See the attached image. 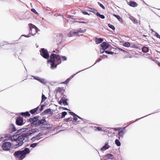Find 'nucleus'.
Masks as SVG:
<instances>
[{"label":"nucleus","mask_w":160,"mask_h":160,"mask_svg":"<svg viewBox=\"0 0 160 160\" xmlns=\"http://www.w3.org/2000/svg\"><path fill=\"white\" fill-rule=\"evenodd\" d=\"M71 80L69 78H68L66 81H65L64 82H63L62 83H64L65 84H67L68 83V82H69V81Z\"/></svg>","instance_id":"nucleus-42"},{"label":"nucleus","mask_w":160,"mask_h":160,"mask_svg":"<svg viewBox=\"0 0 160 160\" xmlns=\"http://www.w3.org/2000/svg\"><path fill=\"white\" fill-rule=\"evenodd\" d=\"M124 134V133L123 131V130H120V131H119L118 132V135L121 136V138H123Z\"/></svg>","instance_id":"nucleus-21"},{"label":"nucleus","mask_w":160,"mask_h":160,"mask_svg":"<svg viewBox=\"0 0 160 160\" xmlns=\"http://www.w3.org/2000/svg\"><path fill=\"white\" fill-rule=\"evenodd\" d=\"M40 139L39 138H37V137H36V135L31 139V140L32 142H33L35 141L36 140H39Z\"/></svg>","instance_id":"nucleus-33"},{"label":"nucleus","mask_w":160,"mask_h":160,"mask_svg":"<svg viewBox=\"0 0 160 160\" xmlns=\"http://www.w3.org/2000/svg\"><path fill=\"white\" fill-rule=\"evenodd\" d=\"M11 137V135L10 134H6L5 135V137L6 138H10Z\"/></svg>","instance_id":"nucleus-56"},{"label":"nucleus","mask_w":160,"mask_h":160,"mask_svg":"<svg viewBox=\"0 0 160 160\" xmlns=\"http://www.w3.org/2000/svg\"><path fill=\"white\" fill-rule=\"evenodd\" d=\"M96 42L97 44H99L102 42L103 41V39L102 38H95Z\"/></svg>","instance_id":"nucleus-22"},{"label":"nucleus","mask_w":160,"mask_h":160,"mask_svg":"<svg viewBox=\"0 0 160 160\" xmlns=\"http://www.w3.org/2000/svg\"><path fill=\"white\" fill-rule=\"evenodd\" d=\"M156 63L160 67V62H159L158 61H157V62H156Z\"/></svg>","instance_id":"nucleus-64"},{"label":"nucleus","mask_w":160,"mask_h":160,"mask_svg":"<svg viewBox=\"0 0 160 160\" xmlns=\"http://www.w3.org/2000/svg\"><path fill=\"white\" fill-rule=\"evenodd\" d=\"M20 114L22 116L29 117L30 114L29 112L28 111H26L25 112H22Z\"/></svg>","instance_id":"nucleus-18"},{"label":"nucleus","mask_w":160,"mask_h":160,"mask_svg":"<svg viewBox=\"0 0 160 160\" xmlns=\"http://www.w3.org/2000/svg\"><path fill=\"white\" fill-rule=\"evenodd\" d=\"M155 36L158 38L160 39V35H159L156 32L155 34Z\"/></svg>","instance_id":"nucleus-54"},{"label":"nucleus","mask_w":160,"mask_h":160,"mask_svg":"<svg viewBox=\"0 0 160 160\" xmlns=\"http://www.w3.org/2000/svg\"><path fill=\"white\" fill-rule=\"evenodd\" d=\"M11 146V144L10 142H5L3 143L2 147L3 150L8 151L10 150Z\"/></svg>","instance_id":"nucleus-7"},{"label":"nucleus","mask_w":160,"mask_h":160,"mask_svg":"<svg viewBox=\"0 0 160 160\" xmlns=\"http://www.w3.org/2000/svg\"><path fill=\"white\" fill-rule=\"evenodd\" d=\"M28 130V128H23L18 130L17 132L18 133L22 132Z\"/></svg>","instance_id":"nucleus-27"},{"label":"nucleus","mask_w":160,"mask_h":160,"mask_svg":"<svg viewBox=\"0 0 160 160\" xmlns=\"http://www.w3.org/2000/svg\"><path fill=\"white\" fill-rule=\"evenodd\" d=\"M102 60V59L101 58H99L98 59V60H97L96 61V62L93 65H92V66H93L94 65H95L97 62H99L101 60Z\"/></svg>","instance_id":"nucleus-53"},{"label":"nucleus","mask_w":160,"mask_h":160,"mask_svg":"<svg viewBox=\"0 0 160 160\" xmlns=\"http://www.w3.org/2000/svg\"><path fill=\"white\" fill-rule=\"evenodd\" d=\"M62 90V88H58L56 90V91L57 92H61Z\"/></svg>","instance_id":"nucleus-46"},{"label":"nucleus","mask_w":160,"mask_h":160,"mask_svg":"<svg viewBox=\"0 0 160 160\" xmlns=\"http://www.w3.org/2000/svg\"><path fill=\"white\" fill-rule=\"evenodd\" d=\"M82 13L84 15H89L90 14L88 13L87 12H85V11H83L82 12Z\"/></svg>","instance_id":"nucleus-57"},{"label":"nucleus","mask_w":160,"mask_h":160,"mask_svg":"<svg viewBox=\"0 0 160 160\" xmlns=\"http://www.w3.org/2000/svg\"><path fill=\"white\" fill-rule=\"evenodd\" d=\"M16 124L19 126H22L23 125V118L21 117H18L16 120Z\"/></svg>","instance_id":"nucleus-10"},{"label":"nucleus","mask_w":160,"mask_h":160,"mask_svg":"<svg viewBox=\"0 0 160 160\" xmlns=\"http://www.w3.org/2000/svg\"><path fill=\"white\" fill-rule=\"evenodd\" d=\"M75 32H76V30H75V31H71L69 33V34H68V36L69 37H72L73 36V35L74 34H76V33Z\"/></svg>","instance_id":"nucleus-25"},{"label":"nucleus","mask_w":160,"mask_h":160,"mask_svg":"<svg viewBox=\"0 0 160 160\" xmlns=\"http://www.w3.org/2000/svg\"><path fill=\"white\" fill-rule=\"evenodd\" d=\"M108 158L111 157L113 156V155L112 154H108Z\"/></svg>","instance_id":"nucleus-59"},{"label":"nucleus","mask_w":160,"mask_h":160,"mask_svg":"<svg viewBox=\"0 0 160 160\" xmlns=\"http://www.w3.org/2000/svg\"><path fill=\"white\" fill-rule=\"evenodd\" d=\"M105 52L107 54H110V51H105Z\"/></svg>","instance_id":"nucleus-62"},{"label":"nucleus","mask_w":160,"mask_h":160,"mask_svg":"<svg viewBox=\"0 0 160 160\" xmlns=\"http://www.w3.org/2000/svg\"><path fill=\"white\" fill-rule=\"evenodd\" d=\"M108 26L109 27V28L112 29L113 30H115V27L112 25L111 24H108Z\"/></svg>","instance_id":"nucleus-39"},{"label":"nucleus","mask_w":160,"mask_h":160,"mask_svg":"<svg viewBox=\"0 0 160 160\" xmlns=\"http://www.w3.org/2000/svg\"><path fill=\"white\" fill-rule=\"evenodd\" d=\"M129 5L130 6L133 7H135L137 6V4L136 2L134 1L129 2Z\"/></svg>","instance_id":"nucleus-19"},{"label":"nucleus","mask_w":160,"mask_h":160,"mask_svg":"<svg viewBox=\"0 0 160 160\" xmlns=\"http://www.w3.org/2000/svg\"><path fill=\"white\" fill-rule=\"evenodd\" d=\"M131 47L132 48H138L137 46L134 44L132 45L131 46Z\"/></svg>","instance_id":"nucleus-61"},{"label":"nucleus","mask_w":160,"mask_h":160,"mask_svg":"<svg viewBox=\"0 0 160 160\" xmlns=\"http://www.w3.org/2000/svg\"><path fill=\"white\" fill-rule=\"evenodd\" d=\"M38 81L44 84H45L46 83V81L44 78H40Z\"/></svg>","instance_id":"nucleus-28"},{"label":"nucleus","mask_w":160,"mask_h":160,"mask_svg":"<svg viewBox=\"0 0 160 160\" xmlns=\"http://www.w3.org/2000/svg\"><path fill=\"white\" fill-rule=\"evenodd\" d=\"M105 51H106L105 50L102 48L100 49V52L101 54L103 53Z\"/></svg>","instance_id":"nucleus-44"},{"label":"nucleus","mask_w":160,"mask_h":160,"mask_svg":"<svg viewBox=\"0 0 160 160\" xmlns=\"http://www.w3.org/2000/svg\"><path fill=\"white\" fill-rule=\"evenodd\" d=\"M84 70H81V71H80L78 72H77L76 74H73V75L71 76L69 78L71 80L75 75H76L77 74L79 73V72H80L82 71H83Z\"/></svg>","instance_id":"nucleus-37"},{"label":"nucleus","mask_w":160,"mask_h":160,"mask_svg":"<svg viewBox=\"0 0 160 160\" xmlns=\"http://www.w3.org/2000/svg\"><path fill=\"white\" fill-rule=\"evenodd\" d=\"M37 112L35 108L31 109L30 111V112L32 114H34Z\"/></svg>","instance_id":"nucleus-35"},{"label":"nucleus","mask_w":160,"mask_h":160,"mask_svg":"<svg viewBox=\"0 0 160 160\" xmlns=\"http://www.w3.org/2000/svg\"><path fill=\"white\" fill-rule=\"evenodd\" d=\"M52 125L50 124H43L41 125V128H47L49 129L51 128Z\"/></svg>","instance_id":"nucleus-16"},{"label":"nucleus","mask_w":160,"mask_h":160,"mask_svg":"<svg viewBox=\"0 0 160 160\" xmlns=\"http://www.w3.org/2000/svg\"><path fill=\"white\" fill-rule=\"evenodd\" d=\"M60 57V58L61 57L62 58L63 60L66 61L67 60V58L66 56H62Z\"/></svg>","instance_id":"nucleus-50"},{"label":"nucleus","mask_w":160,"mask_h":160,"mask_svg":"<svg viewBox=\"0 0 160 160\" xmlns=\"http://www.w3.org/2000/svg\"><path fill=\"white\" fill-rule=\"evenodd\" d=\"M115 143L118 146H121V143L119 140L118 139H116L115 140Z\"/></svg>","instance_id":"nucleus-30"},{"label":"nucleus","mask_w":160,"mask_h":160,"mask_svg":"<svg viewBox=\"0 0 160 160\" xmlns=\"http://www.w3.org/2000/svg\"><path fill=\"white\" fill-rule=\"evenodd\" d=\"M45 106V105H42L41 106V107H40V108L39 110V111L40 112H41L43 110V108Z\"/></svg>","instance_id":"nucleus-48"},{"label":"nucleus","mask_w":160,"mask_h":160,"mask_svg":"<svg viewBox=\"0 0 160 160\" xmlns=\"http://www.w3.org/2000/svg\"><path fill=\"white\" fill-rule=\"evenodd\" d=\"M58 103L60 104L61 105L62 104V98H61V100L59 101Z\"/></svg>","instance_id":"nucleus-63"},{"label":"nucleus","mask_w":160,"mask_h":160,"mask_svg":"<svg viewBox=\"0 0 160 160\" xmlns=\"http://www.w3.org/2000/svg\"><path fill=\"white\" fill-rule=\"evenodd\" d=\"M38 145V143H32L30 145V147H32L33 148H34L36 147Z\"/></svg>","instance_id":"nucleus-40"},{"label":"nucleus","mask_w":160,"mask_h":160,"mask_svg":"<svg viewBox=\"0 0 160 160\" xmlns=\"http://www.w3.org/2000/svg\"><path fill=\"white\" fill-rule=\"evenodd\" d=\"M94 128H96V129H95V131H101L102 130V129L100 127H95Z\"/></svg>","instance_id":"nucleus-41"},{"label":"nucleus","mask_w":160,"mask_h":160,"mask_svg":"<svg viewBox=\"0 0 160 160\" xmlns=\"http://www.w3.org/2000/svg\"><path fill=\"white\" fill-rule=\"evenodd\" d=\"M31 11L36 14H38V13L36 12V10L34 8H32L31 9Z\"/></svg>","instance_id":"nucleus-45"},{"label":"nucleus","mask_w":160,"mask_h":160,"mask_svg":"<svg viewBox=\"0 0 160 160\" xmlns=\"http://www.w3.org/2000/svg\"><path fill=\"white\" fill-rule=\"evenodd\" d=\"M30 150L28 148H26L23 150H18L15 151L13 153V156L19 159V160H22L26 155L30 152Z\"/></svg>","instance_id":"nucleus-2"},{"label":"nucleus","mask_w":160,"mask_h":160,"mask_svg":"<svg viewBox=\"0 0 160 160\" xmlns=\"http://www.w3.org/2000/svg\"><path fill=\"white\" fill-rule=\"evenodd\" d=\"M78 118L79 119H80V120H79L80 121H81L82 122H82L83 121V119L82 118H81L80 117H79V116H78Z\"/></svg>","instance_id":"nucleus-60"},{"label":"nucleus","mask_w":160,"mask_h":160,"mask_svg":"<svg viewBox=\"0 0 160 160\" xmlns=\"http://www.w3.org/2000/svg\"><path fill=\"white\" fill-rule=\"evenodd\" d=\"M40 55L44 58L48 59L49 57V55L48 51L44 48H41L39 50Z\"/></svg>","instance_id":"nucleus-5"},{"label":"nucleus","mask_w":160,"mask_h":160,"mask_svg":"<svg viewBox=\"0 0 160 160\" xmlns=\"http://www.w3.org/2000/svg\"><path fill=\"white\" fill-rule=\"evenodd\" d=\"M8 132L10 133H12L17 131L15 127L13 124H11L9 125L8 129Z\"/></svg>","instance_id":"nucleus-11"},{"label":"nucleus","mask_w":160,"mask_h":160,"mask_svg":"<svg viewBox=\"0 0 160 160\" xmlns=\"http://www.w3.org/2000/svg\"><path fill=\"white\" fill-rule=\"evenodd\" d=\"M89 10H88V11L92 12L96 14V15H97V13L98 12L97 10L94 9L92 8H89Z\"/></svg>","instance_id":"nucleus-24"},{"label":"nucleus","mask_w":160,"mask_h":160,"mask_svg":"<svg viewBox=\"0 0 160 160\" xmlns=\"http://www.w3.org/2000/svg\"><path fill=\"white\" fill-rule=\"evenodd\" d=\"M30 34L29 33V34L28 35H22L21 36V37L22 36H24L26 38H29L31 36Z\"/></svg>","instance_id":"nucleus-52"},{"label":"nucleus","mask_w":160,"mask_h":160,"mask_svg":"<svg viewBox=\"0 0 160 160\" xmlns=\"http://www.w3.org/2000/svg\"><path fill=\"white\" fill-rule=\"evenodd\" d=\"M113 129H114V130L116 131H120V129H119V128H113Z\"/></svg>","instance_id":"nucleus-55"},{"label":"nucleus","mask_w":160,"mask_h":160,"mask_svg":"<svg viewBox=\"0 0 160 160\" xmlns=\"http://www.w3.org/2000/svg\"><path fill=\"white\" fill-rule=\"evenodd\" d=\"M113 16H114L117 19H118L119 21H122V19L119 16L114 14H113Z\"/></svg>","instance_id":"nucleus-31"},{"label":"nucleus","mask_w":160,"mask_h":160,"mask_svg":"<svg viewBox=\"0 0 160 160\" xmlns=\"http://www.w3.org/2000/svg\"><path fill=\"white\" fill-rule=\"evenodd\" d=\"M40 116H37L32 118H30L28 121V122L30 123L31 126L33 127L35 125L38 126V120Z\"/></svg>","instance_id":"nucleus-4"},{"label":"nucleus","mask_w":160,"mask_h":160,"mask_svg":"<svg viewBox=\"0 0 160 160\" xmlns=\"http://www.w3.org/2000/svg\"><path fill=\"white\" fill-rule=\"evenodd\" d=\"M32 77H33V78L34 79L37 80L38 81L39 80V79L40 78H39L38 77H36V76H32Z\"/></svg>","instance_id":"nucleus-49"},{"label":"nucleus","mask_w":160,"mask_h":160,"mask_svg":"<svg viewBox=\"0 0 160 160\" xmlns=\"http://www.w3.org/2000/svg\"><path fill=\"white\" fill-rule=\"evenodd\" d=\"M98 4L103 9H105V7H104V6L101 3H100L99 2H98Z\"/></svg>","instance_id":"nucleus-47"},{"label":"nucleus","mask_w":160,"mask_h":160,"mask_svg":"<svg viewBox=\"0 0 160 160\" xmlns=\"http://www.w3.org/2000/svg\"><path fill=\"white\" fill-rule=\"evenodd\" d=\"M100 46L101 48L106 50L108 48H109L110 45L108 43L105 42H103L100 44Z\"/></svg>","instance_id":"nucleus-12"},{"label":"nucleus","mask_w":160,"mask_h":160,"mask_svg":"<svg viewBox=\"0 0 160 160\" xmlns=\"http://www.w3.org/2000/svg\"><path fill=\"white\" fill-rule=\"evenodd\" d=\"M144 117H142V118H138V119H136L135 120V121H133V122H132V121H130V124H129V125H130V124H132V123H133V122H136V121H138V120H140V119H141L142 118H144Z\"/></svg>","instance_id":"nucleus-43"},{"label":"nucleus","mask_w":160,"mask_h":160,"mask_svg":"<svg viewBox=\"0 0 160 160\" xmlns=\"http://www.w3.org/2000/svg\"><path fill=\"white\" fill-rule=\"evenodd\" d=\"M48 63H51L50 68L52 69H54L57 67L58 65L60 64L61 63V61H52L51 60H48Z\"/></svg>","instance_id":"nucleus-6"},{"label":"nucleus","mask_w":160,"mask_h":160,"mask_svg":"<svg viewBox=\"0 0 160 160\" xmlns=\"http://www.w3.org/2000/svg\"><path fill=\"white\" fill-rule=\"evenodd\" d=\"M142 51L145 53L149 51V48L145 46H144L142 48Z\"/></svg>","instance_id":"nucleus-26"},{"label":"nucleus","mask_w":160,"mask_h":160,"mask_svg":"<svg viewBox=\"0 0 160 160\" xmlns=\"http://www.w3.org/2000/svg\"><path fill=\"white\" fill-rule=\"evenodd\" d=\"M52 111V109L50 108L47 109L42 112V115L48 114L52 115L53 113Z\"/></svg>","instance_id":"nucleus-13"},{"label":"nucleus","mask_w":160,"mask_h":160,"mask_svg":"<svg viewBox=\"0 0 160 160\" xmlns=\"http://www.w3.org/2000/svg\"><path fill=\"white\" fill-rule=\"evenodd\" d=\"M38 130V129L34 128L31 129L26 132L19 134L18 136L17 135V138L15 139L16 143L14 145V148H17L22 145L24 142L28 141V136L34 134Z\"/></svg>","instance_id":"nucleus-1"},{"label":"nucleus","mask_w":160,"mask_h":160,"mask_svg":"<svg viewBox=\"0 0 160 160\" xmlns=\"http://www.w3.org/2000/svg\"><path fill=\"white\" fill-rule=\"evenodd\" d=\"M46 98H47L45 96L44 94H42V96L41 102H43L44 101Z\"/></svg>","instance_id":"nucleus-36"},{"label":"nucleus","mask_w":160,"mask_h":160,"mask_svg":"<svg viewBox=\"0 0 160 160\" xmlns=\"http://www.w3.org/2000/svg\"><path fill=\"white\" fill-rule=\"evenodd\" d=\"M108 142H105L104 145L101 148V150L102 151L108 149L110 147V146L108 145Z\"/></svg>","instance_id":"nucleus-15"},{"label":"nucleus","mask_w":160,"mask_h":160,"mask_svg":"<svg viewBox=\"0 0 160 160\" xmlns=\"http://www.w3.org/2000/svg\"><path fill=\"white\" fill-rule=\"evenodd\" d=\"M67 114V112H65V111H64V112H62V115H61V118H64L65 116Z\"/></svg>","instance_id":"nucleus-38"},{"label":"nucleus","mask_w":160,"mask_h":160,"mask_svg":"<svg viewBox=\"0 0 160 160\" xmlns=\"http://www.w3.org/2000/svg\"><path fill=\"white\" fill-rule=\"evenodd\" d=\"M96 15L102 19H104L105 18L104 15H103L100 14L98 12Z\"/></svg>","instance_id":"nucleus-32"},{"label":"nucleus","mask_w":160,"mask_h":160,"mask_svg":"<svg viewBox=\"0 0 160 160\" xmlns=\"http://www.w3.org/2000/svg\"><path fill=\"white\" fill-rule=\"evenodd\" d=\"M46 122V117H43L42 119L40 120L38 119V126H40L41 124L42 125Z\"/></svg>","instance_id":"nucleus-14"},{"label":"nucleus","mask_w":160,"mask_h":160,"mask_svg":"<svg viewBox=\"0 0 160 160\" xmlns=\"http://www.w3.org/2000/svg\"><path fill=\"white\" fill-rule=\"evenodd\" d=\"M59 109H63V110H64L70 111V110L69 109H68L67 108H65V107H59Z\"/></svg>","instance_id":"nucleus-51"},{"label":"nucleus","mask_w":160,"mask_h":160,"mask_svg":"<svg viewBox=\"0 0 160 160\" xmlns=\"http://www.w3.org/2000/svg\"><path fill=\"white\" fill-rule=\"evenodd\" d=\"M69 113L73 117V118L72 119H73V120H72V121L73 122L75 121V122L76 123H83V122H82V121H80V120H78V115L76 114L73 112H69Z\"/></svg>","instance_id":"nucleus-9"},{"label":"nucleus","mask_w":160,"mask_h":160,"mask_svg":"<svg viewBox=\"0 0 160 160\" xmlns=\"http://www.w3.org/2000/svg\"><path fill=\"white\" fill-rule=\"evenodd\" d=\"M28 26L29 28V33L31 34L32 36L36 34L39 29L34 25L32 23H29Z\"/></svg>","instance_id":"nucleus-3"},{"label":"nucleus","mask_w":160,"mask_h":160,"mask_svg":"<svg viewBox=\"0 0 160 160\" xmlns=\"http://www.w3.org/2000/svg\"><path fill=\"white\" fill-rule=\"evenodd\" d=\"M129 18L132 20V22L135 24H137L138 23V21L137 19L132 16H130Z\"/></svg>","instance_id":"nucleus-20"},{"label":"nucleus","mask_w":160,"mask_h":160,"mask_svg":"<svg viewBox=\"0 0 160 160\" xmlns=\"http://www.w3.org/2000/svg\"><path fill=\"white\" fill-rule=\"evenodd\" d=\"M50 58L49 60H51L56 61L59 62L61 61L60 57L59 55H56V54L52 53L50 56Z\"/></svg>","instance_id":"nucleus-8"},{"label":"nucleus","mask_w":160,"mask_h":160,"mask_svg":"<svg viewBox=\"0 0 160 160\" xmlns=\"http://www.w3.org/2000/svg\"><path fill=\"white\" fill-rule=\"evenodd\" d=\"M68 100V99L64 97L62 98V101L63 104L64 105H68V103L67 102Z\"/></svg>","instance_id":"nucleus-17"},{"label":"nucleus","mask_w":160,"mask_h":160,"mask_svg":"<svg viewBox=\"0 0 160 160\" xmlns=\"http://www.w3.org/2000/svg\"><path fill=\"white\" fill-rule=\"evenodd\" d=\"M73 118H72L71 119V118H65L63 119V121L65 122H68L70 121H72Z\"/></svg>","instance_id":"nucleus-34"},{"label":"nucleus","mask_w":160,"mask_h":160,"mask_svg":"<svg viewBox=\"0 0 160 160\" xmlns=\"http://www.w3.org/2000/svg\"><path fill=\"white\" fill-rule=\"evenodd\" d=\"M130 43L128 42H126L123 44V45L125 47H128L130 46Z\"/></svg>","instance_id":"nucleus-29"},{"label":"nucleus","mask_w":160,"mask_h":160,"mask_svg":"<svg viewBox=\"0 0 160 160\" xmlns=\"http://www.w3.org/2000/svg\"><path fill=\"white\" fill-rule=\"evenodd\" d=\"M41 135V134L40 133H39L38 135H36V137H37V138H39Z\"/></svg>","instance_id":"nucleus-58"},{"label":"nucleus","mask_w":160,"mask_h":160,"mask_svg":"<svg viewBox=\"0 0 160 160\" xmlns=\"http://www.w3.org/2000/svg\"><path fill=\"white\" fill-rule=\"evenodd\" d=\"M76 33V34L79 33H84L85 32H86V29H84V30H82L81 28H79L78 29H77L76 30H75Z\"/></svg>","instance_id":"nucleus-23"}]
</instances>
